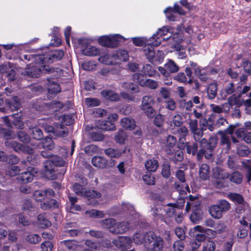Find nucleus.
Instances as JSON below:
<instances>
[{
	"label": "nucleus",
	"mask_w": 251,
	"mask_h": 251,
	"mask_svg": "<svg viewBox=\"0 0 251 251\" xmlns=\"http://www.w3.org/2000/svg\"><path fill=\"white\" fill-rule=\"evenodd\" d=\"M216 141L214 138H211L208 142L205 138L202 139L200 141V148L197 154L199 160L202 159L204 155L206 159H210L213 155V151L216 146Z\"/></svg>",
	"instance_id": "nucleus-5"
},
{
	"label": "nucleus",
	"mask_w": 251,
	"mask_h": 251,
	"mask_svg": "<svg viewBox=\"0 0 251 251\" xmlns=\"http://www.w3.org/2000/svg\"><path fill=\"white\" fill-rule=\"evenodd\" d=\"M47 87L49 92L50 93L57 94L61 91L60 85L54 82H50L49 81Z\"/></svg>",
	"instance_id": "nucleus-51"
},
{
	"label": "nucleus",
	"mask_w": 251,
	"mask_h": 251,
	"mask_svg": "<svg viewBox=\"0 0 251 251\" xmlns=\"http://www.w3.org/2000/svg\"><path fill=\"white\" fill-rule=\"evenodd\" d=\"M115 57V56L114 55V54L110 55L108 53H105L101 55L99 58V61L100 62L106 65H113L116 64Z\"/></svg>",
	"instance_id": "nucleus-25"
},
{
	"label": "nucleus",
	"mask_w": 251,
	"mask_h": 251,
	"mask_svg": "<svg viewBox=\"0 0 251 251\" xmlns=\"http://www.w3.org/2000/svg\"><path fill=\"white\" fill-rule=\"evenodd\" d=\"M151 42L150 38L148 39L145 37H136L133 39V43L137 46H146L148 44H151L150 43Z\"/></svg>",
	"instance_id": "nucleus-46"
},
{
	"label": "nucleus",
	"mask_w": 251,
	"mask_h": 251,
	"mask_svg": "<svg viewBox=\"0 0 251 251\" xmlns=\"http://www.w3.org/2000/svg\"><path fill=\"white\" fill-rule=\"evenodd\" d=\"M121 126L128 130H132L135 127V122L130 118H124L121 121Z\"/></svg>",
	"instance_id": "nucleus-27"
},
{
	"label": "nucleus",
	"mask_w": 251,
	"mask_h": 251,
	"mask_svg": "<svg viewBox=\"0 0 251 251\" xmlns=\"http://www.w3.org/2000/svg\"><path fill=\"white\" fill-rule=\"evenodd\" d=\"M40 145L43 149L51 150L54 148L53 141L50 138L47 137L40 143Z\"/></svg>",
	"instance_id": "nucleus-52"
},
{
	"label": "nucleus",
	"mask_w": 251,
	"mask_h": 251,
	"mask_svg": "<svg viewBox=\"0 0 251 251\" xmlns=\"http://www.w3.org/2000/svg\"><path fill=\"white\" fill-rule=\"evenodd\" d=\"M134 222L126 223L125 222L116 223L115 229L112 228V233L115 234H122L128 231L130 228L133 227Z\"/></svg>",
	"instance_id": "nucleus-19"
},
{
	"label": "nucleus",
	"mask_w": 251,
	"mask_h": 251,
	"mask_svg": "<svg viewBox=\"0 0 251 251\" xmlns=\"http://www.w3.org/2000/svg\"><path fill=\"white\" fill-rule=\"evenodd\" d=\"M13 119V123L14 125L19 128H23L24 127V124L21 120L19 117V114H14L10 116H5L2 118L3 122L7 126H10V121Z\"/></svg>",
	"instance_id": "nucleus-15"
},
{
	"label": "nucleus",
	"mask_w": 251,
	"mask_h": 251,
	"mask_svg": "<svg viewBox=\"0 0 251 251\" xmlns=\"http://www.w3.org/2000/svg\"><path fill=\"white\" fill-rule=\"evenodd\" d=\"M153 46L152 44H148L144 50L145 54L150 62L154 59L155 55Z\"/></svg>",
	"instance_id": "nucleus-32"
},
{
	"label": "nucleus",
	"mask_w": 251,
	"mask_h": 251,
	"mask_svg": "<svg viewBox=\"0 0 251 251\" xmlns=\"http://www.w3.org/2000/svg\"><path fill=\"white\" fill-rule=\"evenodd\" d=\"M25 60L31 61L32 64L27 65L26 70L22 73L23 75L27 77H38L42 74L47 73H58L61 71L59 69L50 68L48 65H44L43 60L45 59L44 55L25 54L23 55Z\"/></svg>",
	"instance_id": "nucleus-1"
},
{
	"label": "nucleus",
	"mask_w": 251,
	"mask_h": 251,
	"mask_svg": "<svg viewBox=\"0 0 251 251\" xmlns=\"http://www.w3.org/2000/svg\"><path fill=\"white\" fill-rule=\"evenodd\" d=\"M200 177L203 180H206L209 177V167L207 164H202L199 171Z\"/></svg>",
	"instance_id": "nucleus-39"
},
{
	"label": "nucleus",
	"mask_w": 251,
	"mask_h": 251,
	"mask_svg": "<svg viewBox=\"0 0 251 251\" xmlns=\"http://www.w3.org/2000/svg\"><path fill=\"white\" fill-rule=\"evenodd\" d=\"M113 244L122 251H126L131 247L132 241L130 237L120 236L113 241Z\"/></svg>",
	"instance_id": "nucleus-12"
},
{
	"label": "nucleus",
	"mask_w": 251,
	"mask_h": 251,
	"mask_svg": "<svg viewBox=\"0 0 251 251\" xmlns=\"http://www.w3.org/2000/svg\"><path fill=\"white\" fill-rule=\"evenodd\" d=\"M236 137L242 138L247 143H251V132H247L244 128H239L236 130Z\"/></svg>",
	"instance_id": "nucleus-24"
},
{
	"label": "nucleus",
	"mask_w": 251,
	"mask_h": 251,
	"mask_svg": "<svg viewBox=\"0 0 251 251\" xmlns=\"http://www.w3.org/2000/svg\"><path fill=\"white\" fill-rule=\"evenodd\" d=\"M169 40L173 41V43H172L171 45L176 49L175 54L177 58L181 59L185 58L186 57L185 49L179 44L183 40L182 35L180 34L179 37L177 38L175 36L173 37H170Z\"/></svg>",
	"instance_id": "nucleus-9"
},
{
	"label": "nucleus",
	"mask_w": 251,
	"mask_h": 251,
	"mask_svg": "<svg viewBox=\"0 0 251 251\" xmlns=\"http://www.w3.org/2000/svg\"><path fill=\"white\" fill-rule=\"evenodd\" d=\"M116 64L122 61H126L128 58V54L127 51L125 50H119L114 53Z\"/></svg>",
	"instance_id": "nucleus-26"
},
{
	"label": "nucleus",
	"mask_w": 251,
	"mask_h": 251,
	"mask_svg": "<svg viewBox=\"0 0 251 251\" xmlns=\"http://www.w3.org/2000/svg\"><path fill=\"white\" fill-rule=\"evenodd\" d=\"M65 164L64 161L60 157L56 155L51 156V159L46 161L44 164L45 176L49 179H55L57 178L53 165L55 166H63Z\"/></svg>",
	"instance_id": "nucleus-3"
},
{
	"label": "nucleus",
	"mask_w": 251,
	"mask_h": 251,
	"mask_svg": "<svg viewBox=\"0 0 251 251\" xmlns=\"http://www.w3.org/2000/svg\"><path fill=\"white\" fill-rule=\"evenodd\" d=\"M234 84L233 82H230L227 84L224 90L220 92V95L222 99H225L227 95L231 94L234 92Z\"/></svg>",
	"instance_id": "nucleus-35"
},
{
	"label": "nucleus",
	"mask_w": 251,
	"mask_h": 251,
	"mask_svg": "<svg viewBox=\"0 0 251 251\" xmlns=\"http://www.w3.org/2000/svg\"><path fill=\"white\" fill-rule=\"evenodd\" d=\"M182 28H183V27H182L181 26H178L176 29L177 31L176 33L172 36L169 27L168 26H163L159 28L156 33L150 38V41H151L150 43L154 46H159L161 44L162 40L167 39L171 44L172 43H173V41H170L169 40V37H173L174 35H175L176 38L179 37L180 34L182 35L183 32Z\"/></svg>",
	"instance_id": "nucleus-2"
},
{
	"label": "nucleus",
	"mask_w": 251,
	"mask_h": 251,
	"mask_svg": "<svg viewBox=\"0 0 251 251\" xmlns=\"http://www.w3.org/2000/svg\"><path fill=\"white\" fill-rule=\"evenodd\" d=\"M125 150L121 151L120 150H115L113 149L109 148L106 149L104 151L105 153L110 157H119L122 153H124Z\"/></svg>",
	"instance_id": "nucleus-45"
},
{
	"label": "nucleus",
	"mask_w": 251,
	"mask_h": 251,
	"mask_svg": "<svg viewBox=\"0 0 251 251\" xmlns=\"http://www.w3.org/2000/svg\"><path fill=\"white\" fill-rule=\"evenodd\" d=\"M166 69L171 73H175L179 71V67L172 60H169L165 65Z\"/></svg>",
	"instance_id": "nucleus-48"
},
{
	"label": "nucleus",
	"mask_w": 251,
	"mask_h": 251,
	"mask_svg": "<svg viewBox=\"0 0 251 251\" xmlns=\"http://www.w3.org/2000/svg\"><path fill=\"white\" fill-rule=\"evenodd\" d=\"M153 46L152 44H148L144 50L145 54L150 62L154 59L155 55Z\"/></svg>",
	"instance_id": "nucleus-33"
},
{
	"label": "nucleus",
	"mask_w": 251,
	"mask_h": 251,
	"mask_svg": "<svg viewBox=\"0 0 251 251\" xmlns=\"http://www.w3.org/2000/svg\"><path fill=\"white\" fill-rule=\"evenodd\" d=\"M127 135L123 130H120L115 135V140L117 143L124 144Z\"/></svg>",
	"instance_id": "nucleus-49"
},
{
	"label": "nucleus",
	"mask_w": 251,
	"mask_h": 251,
	"mask_svg": "<svg viewBox=\"0 0 251 251\" xmlns=\"http://www.w3.org/2000/svg\"><path fill=\"white\" fill-rule=\"evenodd\" d=\"M251 152V150L246 145H240L237 147L236 153L240 156L247 157Z\"/></svg>",
	"instance_id": "nucleus-34"
},
{
	"label": "nucleus",
	"mask_w": 251,
	"mask_h": 251,
	"mask_svg": "<svg viewBox=\"0 0 251 251\" xmlns=\"http://www.w3.org/2000/svg\"><path fill=\"white\" fill-rule=\"evenodd\" d=\"M37 224L41 228H46L51 225L50 222L44 214L39 215L37 217Z\"/></svg>",
	"instance_id": "nucleus-30"
},
{
	"label": "nucleus",
	"mask_w": 251,
	"mask_h": 251,
	"mask_svg": "<svg viewBox=\"0 0 251 251\" xmlns=\"http://www.w3.org/2000/svg\"><path fill=\"white\" fill-rule=\"evenodd\" d=\"M230 208V204L226 200H221L217 204L213 205L209 208V213L214 219H219L223 213Z\"/></svg>",
	"instance_id": "nucleus-8"
},
{
	"label": "nucleus",
	"mask_w": 251,
	"mask_h": 251,
	"mask_svg": "<svg viewBox=\"0 0 251 251\" xmlns=\"http://www.w3.org/2000/svg\"><path fill=\"white\" fill-rule=\"evenodd\" d=\"M189 200L190 201H188L186 206V211L188 212L191 207L193 205L197 206L200 205L199 201L197 200L196 197H194L192 195L189 196Z\"/></svg>",
	"instance_id": "nucleus-59"
},
{
	"label": "nucleus",
	"mask_w": 251,
	"mask_h": 251,
	"mask_svg": "<svg viewBox=\"0 0 251 251\" xmlns=\"http://www.w3.org/2000/svg\"><path fill=\"white\" fill-rule=\"evenodd\" d=\"M86 214L92 218H101L104 216V214L102 211L96 209L87 211Z\"/></svg>",
	"instance_id": "nucleus-57"
},
{
	"label": "nucleus",
	"mask_w": 251,
	"mask_h": 251,
	"mask_svg": "<svg viewBox=\"0 0 251 251\" xmlns=\"http://www.w3.org/2000/svg\"><path fill=\"white\" fill-rule=\"evenodd\" d=\"M98 128L104 130H114L115 129L114 124L111 121L99 120L97 122Z\"/></svg>",
	"instance_id": "nucleus-21"
},
{
	"label": "nucleus",
	"mask_w": 251,
	"mask_h": 251,
	"mask_svg": "<svg viewBox=\"0 0 251 251\" xmlns=\"http://www.w3.org/2000/svg\"><path fill=\"white\" fill-rule=\"evenodd\" d=\"M122 87L124 89L131 91L132 93H137L139 92L138 86L131 82H124L122 83Z\"/></svg>",
	"instance_id": "nucleus-41"
},
{
	"label": "nucleus",
	"mask_w": 251,
	"mask_h": 251,
	"mask_svg": "<svg viewBox=\"0 0 251 251\" xmlns=\"http://www.w3.org/2000/svg\"><path fill=\"white\" fill-rule=\"evenodd\" d=\"M20 171V168L17 166H11L6 171V174L10 176L17 175Z\"/></svg>",
	"instance_id": "nucleus-62"
},
{
	"label": "nucleus",
	"mask_w": 251,
	"mask_h": 251,
	"mask_svg": "<svg viewBox=\"0 0 251 251\" xmlns=\"http://www.w3.org/2000/svg\"><path fill=\"white\" fill-rule=\"evenodd\" d=\"M54 194V191L50 188H48L44 190H36L33 194V197L36 201H42L49 197L53 196Z\"/></svg>",
	"instance_id": "nucleus-16"
},
{
	"label": "nucleus",
	"mask_w": 251,
	"mask_h": 251,
	"mask_svg": "<svg viewBox=\"0 0 251 251\" xmlns=\"http://www.w3.org/2000/svg\"><path fill=\"white\" fill-rule=\"evenodd\" d=\"M248 205L243 196L236 193V213H242L244 211L246 206Z\"/></svg>",
	"instance_id": "nucleus-22"
},
{
	"label": "nucleus",
	"mask_w": 251,
	"mask_h": 251,
	"mask_svg": "<svg viewBox=\"0 0 251 251\" xmlns=\"http://www.w3.org/2000/svg\"><path fill=\"white\" fill-rule=\"evenodd\" d=\"M102 226L104 227L109 229V231L112 232V228L115 229L116 223L113 219H107L103 221Z\"/></svg>",
	"instance_id": "nucleus-53"
},
{
	"label": "nucleus",
	"mask_w": 251,
	"mask_h": 251,
	"mask_svg": "<svg viewBox=\"0 0 251 251\" xmlns=\"http://www.w3.org/2000/svg\"><path fill=\"white\" fill-rule=\"evenodd\" d=\"M147 236V233L137 232L134 235L133 241L136 244H144L145 246Z\"/></svg>",
	"instance_id": "nucleus-36"
},
{
	"label": "nucleus",
	"mask_w": 251,
	"mask_h": 251,
	"mask_svg": "<svg viewBox=\"0 0 251 251\" xmlns=\"http://www.w3.org/2000/svg\"><path fill=\"white\" fill-rule=\"evenodd\" d=\"M119 95L120 96V98H122L124 99L135 102H138L140 100L139 98H136L135 96L126 92H122Z\"/></svg>",
	"instance_id": "nucleus-58"
},
{
	"label": "nucleus",
	"mask_w": 251,
	"mask_h": 251,
	"mask_svg": "<svg viewBox=\"0 0 251 251\" xmlns=\"http://www.w3.org/2000/svg\"><path fill=\"white\" fill-rule=\"evenodd\" d=\"M2 133L3 134L6 140H7V141H5V145L6 146L11 147L16 151H23L28 154L32 153V149L28 146L21 145L16 142H13L8 140V139H12L15 136V134L11 130H3L2 131Z\"/></svg>",
	"instance_id": "nucleus-7"
},
{
	"label": "nucleus",
	"mask_w": 251,
	"mask_h": 251,
	"mask_svg": "<svg viewBox=\"0 0 251 251\" xmlns=\"http://www.w3.org/2000/svg\"><path fill=\"white\" fill-rule=\"evenodd\" d=\"M64 55V52L61 50H55L50 55H44L45 59L43 60V69H44V65H47V63H52L54 60H60L63 58Z\"/></svg>",
	"instance_id": "nucleus-18"
},
{
	"label": "nucleus",
	"mask_w": 251,
	"mask_h": 251,
	"mask_svg": "<svg viewBox=\"0 0 251 251\" xmlns=\"http://www.w3.org/2000/svg\"><path fill=\"white\" fill-rule=\"evenodd\" d=\"M167 18L170 21L177 20L176 14L179 15L184 14L183 10L178 5L175 4L174 7H168L164 11Z\"/></svg>",
	"instance_id": "nucleus-13"
},
{
	"label": "nucleus",
	"mask_w": 251,
	"mask_h": 251,
	"mask_svg": "<svg viewBox=\"0 0 251 251\" xmlns=\"http://www.w3.org/2000/svg\"><path fill=\"white\" fill-rule=\"evenodd\" d=\"M140 86L143 87H148L150 89H155L158 87V85L156 81L152 79H146L145 81H141Z\"/></svg>",
	"instance_id": "nucleus-50"
},
{
	"label": "nucleus",
	"mask_w": 251,
	"mask_h": 251,
	"mask_svg": "<svg viewBox=\"0 0 251 251\" xmlns=\"http://www.w3.org/2000/svg\"><path fill=\"white\" fill-rule=\"evenodd\" d=\"M19 139L25 143H28L30 138L28 134L23 131H20L18 134Z\"/></svg>",
	"instance_id": "nucleus-63"
},
{
	"label": "nucleus",
	"mask_w": 251,
	"mask_h": 251,
	"mask_svg": "<svg viewBox=\"0 0 251 251\" xmlns=\"http://www.w3.org/2000/svg\"><path fill=\"white\" fill-rule=\"evenodd\" d=\"M110 39V35H103L99 37L98 42L101 46L111 48L112 44Z\"/></svg>",
	"instance_id": "nucleus-47"
},
{
	"label": "nucleus",
	"mask_w": 251,
	"mask_h": 251,
	"mask_svg": "<svg viewBox=\"0 0 251 251\" xmlns=\"http://www.w3.org/2000/svg\"><path fill=\"white\" fill-rule=\"evenodd\" d=\"M36 173L37 171L35 169L28 168L27 171L19 175L18 179L23 183H29L33 180V178Z\"/></svg>",
	"instance_id": "nucleus-14"
},
{
	"label": "nucleus",
	"mask_w": 251,
	"mask_h": 251,
	"mask_svg": "<svg viewBox=\"0 0 251 251\" xmlns=\"http://www.w3.org/2000/svg\"><path fill=\"white\" fill-rule=\"evenodd\" d=\"M83 69L87 71H93L96 68V63L94 61H85L82 64Z\"/></svg>",
	"instance_id": "nucleus-60"
},
{
	"label": "nucleus",
	"mask_w": 251,
	"mask_h": 251,
	"mask_svg": "<svg viewBox=\"0 0 251 251\" xmlns=\"http://www.w3.org/2000/svg\"><path fill=\"white\" fill-rule=\"evenodd\" d=\"M207 93L209 99H213L215 98L217 93V84L216 83L210 84L207 89Z\"/></svg>",
	"instance_id": "nucleus-44"
},
{
	"label": "nucleus",
	"mask_w": 251,
	"mask_h": 251,
	"mask_svg": "<svg viewBox=\"0 0 251 251\" xmlns=\"http://www.w3.org/2000/svg\"><path fill=\"white\" fill-rule=\"evenodd\" d=\"M110 38L111 42L112 44L111 48L116 47L121 41L125 40L123 36L118 34L110 35Z\"/></svg>",
	"instance_id": "nucleus-54"
},
{
	"label": "nucleus",
	"mask_w": 251,
	"mask_h": 251,
	"mask_svg": "<svg viewBox=\"0 0 251 251\" xmlns=\"http://www.w3.org/2000/svg\"><path fill=\"white\" fill-rule=\"evenodd\" d=\"M202 212L200 210L193 211L190 216V219L192 222L197 224L198 222L202 219Z\"/></svg>",
	"instance_id": "nucleus-56"
},
{
	"label": "nucleus",
	"mask_w": 251,
	"mask_h": 251,
	"mask_svg": "<svg viewBox=\"0 0 251 251\" xmlns=\"http://www.w3.org/2000/svg\"><path fill=\"white\" fill-rule=\"evenodd\" d=\"M235 127L233 126H230L225 131H219V134L221 135V143L226 146V150L230 148V140L232 139L233 142H235V139L233 135L234 133Z\"/></svg>",
	"instance_id": "nucleus-10"
},
{
	"label": "nucleus",
	"mask_w": 251,
	"mask_h": 251,
	"mask_svg": "<svg viewBox=\"0 0 251 251\" xmlns=\"http://www.w3.org/2000/svg\"><path fill=\"white\" fill-rule=\"evenodd\" d=\"M145 247L150 251H162L163 240L152 232H147Z\"/></svg>",
	"instance_id": "nucleus-6"
},
{
	"label": "nucleus",
	"mask_w": 251,
	"mask_h": 251,
	"mask_svg": "<svg viewBox=\"0 0 251 251\" xmlns=\"http://www.w3.org/2000/svg\"><path fill=\"white\" fill-rule=\"evenodd\" d=\"M176 143V139L172 135H169L165 141L166 151L168 153H172L173 152L172 149L175 147Z\"/></svg>",
	"instance_id": "nucleus-29"
},
{
	"label": "nucleus",
	"mask_w": 251,
	"mask_h": 251,
	"mask_svg": "<svg viewBox=\"0 0 251 251\" xmlns=\"http://www.w3.org/2000/svg\"><path fill=\"white\" fill-rule=\"evenodd\" d=\"M82 52L87 56H96L100 54V50L95 46L88 45L82 50Z\"/></svg>",
	"instance_id": "nucleus-23"
},
{
	"label": "nucleus",
	"mask_w": 251,
	"mask_h": 251,
	"mask_svg": "<svg viewBox=\"0 0 251 251\" xmlns=\"http://www.w3.org/2000/svg\"><path fill=\"white\" fill-rule=\"evenodd\" d=\"M213 172V176L217 179H224L229 177L228 175L220 168H215Z\"/></svg>",
	"instance_id": "nucleus-42"
},
{
	"label": "nucleus",
	"mask_w": 251,
	"mask_h": 251,
	"mask_svg": "<svg viewBox=\"0 0 251 251\" xmlns=\"http://www.w3.org/2000/svg\"><path fill=\"white\" fill-rule=\"evenodd\" d=\"M92 163L96 167L104 168L107 165V161L101 156H94L92 159Z\"/></svg>",
	"instance_id": "nucleus-28"
},
{
	"label": "nucleus",
	"mask_w": 251,
	"mask_h": 251,
	"mask_svg": "<svg viewBox=\"0 0 251 251\" xmlns=\"http://www.w3.org/2000/svg\"><path fill=\"white\" fill-rule=\"evenodd\" d=\"M60 245L65 246L70 251L77 249L78 245L76 241L74 240H64L60 242Z\"/></svg>",
	"instance_id": "nucleus-43"
},
{
	"label": "nucleus",
	"mask_w": 251,
	"mask_h": 251,
	"mask_svg": "<svg viewBox=\"0 0 251 251\" xmlns=\"http://www.w3.org/2000/svg\"><path fill=\"white\" fill-rule=\"evenodd\" d=\"M185 146L188 153L195 155L198 148L197 143H187Z\"/></svg>",
	"instance_id": "nucleus-55"
},
{
	"label": "nucleus",
	"mask_w": 251,
	"mask_h": 251,
	"mask_svg": "<svg viewBox=\"0 0 251 251\" xmlns=\"http://www.w3.org/2000/svg\"><path fill=\"white\" fill-rule=\"evenodd\" d=\"M182 202L180 205L176 203L168 204L164 207V213H165L167 216L172 217L174 215L175 213H176L178 210H180V208L184 206V201L182 200Z\"/></svg>",
	"instance_id": "nucleus-17"
},
{
	"label": "nucleus",
	"mask_w": 251,
	"mask_h": 251,
	"mask_svg": "<svg viewBox=\"0 0 251 251\" xmlns=\"http://www.w3.org/2000/svg\"><path fill=\"white\" fill-rule=\"evenodd\" d=\"M154 103V100L152 97L145 96L142 100L140 108L141 110H145L147 107H152Z\"/></svg>",
	"instance_id": "nucleus-31"
},
{
	"label": "nucleus",
	"mask_w": 251,
	"mask_h": 251,
	"mask_svg": "<svg viewBox=\"0 0 251 251\" xmlns=\"http://www.w3.org/2000/svg\"><path fill=\"white\" fill-rule=\"evenodd\" d=\"M101 96L106 100L111 101H119L120 100L119 94L114 91L103 90L100 92Z\"/></svg>",
	"instance_id": "nucleus-20"
},
{
	"label": "nucleus",
	"mask_w": 251,
	"mask_h": 251,
	"mask_svg": "<svg viewBox=\"0 0 251 251\" xmlns=\"http://www.w3.org/2000/svg\"><path fill=\"white\" fill-rule=\"evenodd\" d=\"M73 190L76 194L86 197L88 201V203L93 206L98 204V202L96 199L101 196L100 192L95 190L86 191L81 185L77 183H75L73 185Z\"/></svg>",
	"instance_id": "nucleus-4"
},
{
	"label": "nucleus",
	"mask_w": 251,
	"mask_h": 251,
	"mask_svg": "<svg viewBox=\"0 0 251 251\" xmlns=\"http://www.w3.org/2000/svg\"><path fill=\"white\" fill-rule=\"evenodd\" d=\"M45 130L47 132L52 133L54 136L58 137H65L68 133V129L62 124L56 125L55 126H47L45 127Z\"/></svg>",
	"instance_id": "nucleus-11"
},
{
	"label": "nucleus",
	"mask_w": 251,
	"mask_h": 251,
	"mask_svg": "<svg viewBox=\"0 0 251 251\" xmlns=\"http://www.w3.org/2000/svg\"><path fill=\"white\" fill-rule=\"evenodd\" d=\"M141 71L144 75L150 77L154 76L156 73V71L154 68L150 64L143 65Z\"/></svg>",
	"instance_id": "nucleus-38"
},
{
	"label": "nucleus",
	"mask_w": 251,
	"mask_h": 251,
	"mask_svg": "<svg viewBox=\"0 0 251 251\" xmlns=\"http://www.w3.org/2000/svg\"><path fill=\"white\" fill-rule=\"evenodd\" d=\"M215 244L212 241H208L203 246L202 251H214L215 250Z\"/></svg>",
	"instance_id": "nucleus-64"
},
{
	"label": "nucleus",
	"mask_w": 251,
	"mask_h": 251,
	"mask_svg": "<svg viewBox=\"0 0 251 251\" xmlns=\"http://www.w3.org/2000/svg\"><path fill=\"white\" fill-rule=\"evenodd\" d=\"M32 133L33 138L36 140H41L43 137L42 131L37 127L32 128Z\"/></svg>",
	"instance_id": "nucleus-61"
},
{
	"label": "nucleus",
	"mask_w": 251,
	"mask_h": 251,
	"mask_svg": "<svg viewBox=\"0 0 251 251\" xmlns=\"http://www.w3.org/2000/svg\"><path fill=\"white\" fill-rule=\"evenodd\" d=\"M146 170L150 172H155L158 167V163L156 160H148L145 164Z\"/></svg>",
	"instance_id": "nucleus-37"
},
{
	"label": "nucleus",
	"mask_w": 251,
	"mask_h": 251,
	"mask_svg": "<svg viewBox=\"0 0 251 251\" xmlns=\"http://www.w3.org/2000/svg\"><path fill=\"white\" fill-rule=\"evenodd\" d=\"M194 231H201L206 232V234L208 235H211L212 237H215L218 233H217L215 229H211L210 228H204L201 226H197L193 229Z\"/></svg>",
	"instance_id": "nucleus-40"
}]
</instances>
